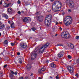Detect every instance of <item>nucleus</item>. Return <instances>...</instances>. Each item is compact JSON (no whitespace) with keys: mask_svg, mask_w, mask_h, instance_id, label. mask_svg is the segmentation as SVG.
Segmentation results:
<instances>
[{"mask_svg":"<svg viewBox=\"0 0 79 79\" xmlns=\"http://www.w3.org/2000/svg\"><path fill=\"white\" fill-rule=\"evenodd\" d=\"M68 58H69V59H71V56L70 55H69L68 56Z\"/></svg>","mask_w":79,"mask_h":79,"instance_id":"obj_30","label":"nucleus"},{"mask_svg":"<svg viewBox=\"0 0 79 79\" xmlns=\"http://www.w3.org/2000/svg\"><path fill=\"white\" fill-rule=\"evenodd\" d=\"M52 2H53L54 0H51Z\"/></svg>","mask_w":79,"mask_h":79,"instance_id":"obj_62","label":"nucleus"},{"mask_svg":"<svg viewBox=\"0 0 79 79\" xmlns=\"http://www.w3.org/2000/svg\"><path fill=\"white\" fill-rule=\"evenodd\" d=\"M20 46L22 48H26L27 47V44L26 43H22L20 44Z\"/></svg>","mask_w":79,"mask_h":79,"instance_id":"obj_9","label":"nucleus"},{"mask_svg":"<svg viewBox=\"0 0 79 79\" xmlns=\"http://www.w3.org/2000/svg\"><path fill=\"white\" fill-rule=\"evenodd\" d=\"M11 73L13 74H15V76H16L17 75V74H18V72L16 71L15 72H14L13 71L11 70Z\"/></svg>","mask_w":79,"mask_h":79,"instance_id":"obj_17","label":"nucleus"},{"mask_svg":"<svg viewBox=\"0 0 79 79\" xmlns=\"http://www.w3.org/2000/svg\"><path fill=\"white\" fill-rule=\"evenodd\" d=\"M14 74H13V73H10V76L11 78H12L14 77V75H13Z\"/></svg>","mask_w":79,"mask_h":79,"instance_id":"obj_23","label":"nucleus"},{"mask_svg":"<svg viewBox=\"0 0 79 79\" xmlns=\"http://www.w3.org/2000/svg\"><path fill=\"white\" fill-rule=\"evenodd\" d=\"M75 75L77 77H79V75H78V73H76Z\"/></svg>","mask_w":79,"mask_h":79,"instance_id":"obj_35","label":"nucleus"},{"mask_svg":"<svg viewBox=\"0 0 79 79\" xmlns=\"http://www.w3.org/2000/svg\"><path fill=\"white\" fill-rule=\"evenodd\" d=\"M61 36L62 38H66L67 39H70L71 38V36L69 34V33L66 34V32H64L61 34Z\"/></svg>","mask_w":79,"mask_h":79,"instance_id":"obj_4","label":"nucleus"},{"mask_svg":"<svg viewBox=\"0 0 79 79\" xmlns=\"http://www.w3.org/2000/svg\"><path fill=\"white\" fill-rule=\"evenodd\" d=\"M46 63H48V60H47V61H46Z\"/></svg>","mask_w":79,"mask_h":79,"instance_id":"obj_53","label":"nucleus"},{"mask_svg":"<svg viewBox=\"0 0 79 79\" xmlns=\"http://www.w3.org/2000/svg\"><path fill=\"white\" fill-rule=\"evenodd\" d=\"M51 66L52 68H55V67H56V65H55V64H53V63H52L51 64Z\"/></svg>","mask_w":79,"mask_h":79,"instance_id":"obj_16","label":"nucleus"},{"mask_svg":"<svg viewBox=\"0 0 79 79\" xmlns=\"http://www.w3.org/2000/svg\"><path fill=\"white\" fill-rule=\"evenodd\" d=\"M58 56L59 58H61V57H63V55L62 53H61V52H60L58 54Z\"/></svg>","mask_w":79,"mask_h":79,"instance_id":"obj_15","label":"nucleus"},{"mask_svg":"<svg viewBox=\"0 0 79 79\" xmlns=\"http://www.w3.org/2000/svg\"><path fill=\"white\" fill-rule=\"evenodd\" d=\"M52 8L53 10L55 12H57L58 11H60V10H58L59 7H58V6H55V5H52Z\"/></svg>","mask_w":79,"mask_h":79,"instance_id":"obj_6","label":"nucleus"},{"mask_svg":"<svg viewBox=\"0 0 79 79\" xmlns=\"http://www.w3.org/2000/svg\"><path fill=\"white\" fill-rule=\"evenodd\" d=\"M22 59H23V61L24 60V58L23 57H22Z\"/></svg>","mask_w":79,"mask_h":79,"instance_id":"obj_57","label":"nucleus"},{"mask_svg":"<svg viewBox=\"0 0 79 79\" xmlns=\"http://www.w3.org/2000/svg\"><path fill=\"white\" fill-rule=\"evenodd\" d=\"M19 62L20 63V64H21L23 63V61H22V60H21V58H19Z\"/></svg>","mask_w":79,"mask_h":79,"instance_id":"obj_24","label":"nucleus"},{"mask_svg":"<svg viewBox=\"0 0 79 79\" xmlns=\"http://www.w3.org/2000/svg\"><path fill=\"white\" fill-rule=\"evenodd\" d=\"M70 48H74V45L73 44L70 45Z\"/></svg>","mask_w":79,"mask_h":79,"instance_id":"obj_22","label":"nucleus"},{"mask_svg":"<svg viewBox=\"0 0 79 79\" xmlns=\"http://www.w3.org/2000/svg\"><path fill=\"white\" fill-rule=\"evenodd\" d=\"M41 78L40 77H39V79H41Z\"/></svg>","mask_w":79,"mask_h":79,"instance_id":"obj_60","label":"nucleus"},{"mask_svg":"<svg viewBox=\"0 0 79 79\" xmlns=\"http://www.w3.org/2000/svg\"><path fill=\"white\" fill-rule=\"evenodd\" d=\"M21 12L22 13H24V11L22 10Z\"/></svg>","mask_w":79,"mask_h":79,"instance_id":"obj_47","label":"nucleus"},{"mask_svg":"<svg viewBox=\"0 0 79 79\" xmlns=\"http://www.w3.org/2000/svg\"><path fill=\"white\" fill-rule=\"evenodd\" d=\"M3 16L5 17V18L7 19L8 18V15H7L6 14H4L3 15Z\"/></svg>","mask_w":79,"mask_h":79,"instance_id":"obj_19","label":"nucleus"},{"mask_svg":"<svg viewBox=\"0 0 79 79\" xmlns=\"http://www.w3.org/2000/svg\"><path fill=\"white\" fill-rule=\"evenodd\" d=\"M52 37H54L55 35H52Z\"/></svg>","mask_w":79,"mask_h":79,"instance_id":"obj_54","label":"nucleus"},{"mask_svg":"<svg viewBox=\"0 0 79 79\" xmlns=\"http://www.w3.org/2000/svg\"><path fill=\"white\" fill-rule=\"evenodd\" d=\"M51 18H52V15H48L45 17L44 24L47 26H49L50 25V23L52 21Z\"/></svg>","mask_w":79,"mask_h":79,"instance_id":"obj_2","label":"nucleus"},{"mask_svg":"<svg viewBox=\"0 0 79 79\" xmlns=\"http://www.w3.org/2000/svg\"><path fill=\"white\" fill-rule=\"evenodd\" d=\"M20 55V53L18 52L17 53V55Z\"/></svg>","mask_w":79,"mask_h":79,"instance_id":"obj_48","label":"nucleus"},{"mask_svg":"<svg viewBox=\"0 0 79 79\" xmlns=\"http://www.w3.org/2000/svg\"><path fill=\"white\" fill-rule=\"evenodd\" d=\"M31 29L33 31H35V30H36V29H35L34 27L31 28Z\"/></svg>","mask_w":79,"mask_h":79,"instance_id":"obj_27","label":"nucleus"},{"mask_svg":"<svg viewBox=\"0 0 79 79\" xmlns=\"http://www.w3.org/2000/svg\"><path fill=\"white\" fill-rule=\"evenodd\" d=\"M76 39H77V40H78V39H79V36H76Z\"/></svg>","mask_w":79,"mask_h":79,"instance_id":"obj_31","label":"nucleus"},{"mask_svg":"<svg viewBox=\"0 0 79 79\" xmlns=\"http://www.w3.org/2000/svg\"><path fill=\"white\" fill-rule=\"evenodd\" d=\"M4 27V25L3 24H2L0 25V29H2Z\"/></svg>","mask_w":79,"mask_h":79,"instance_id":"obj_20","label":"nucleus"},{"mask_svg":"<svg viewBox=\"0 0 79 79\" xmlns=\"http://www.w3.org/2000/svg\"><path fill=\"white\" fill-rule=\"evenodd\" d=\"M31 53H33L34 54V56H35V57H36L37 56V54H35L34 53V52H32Z\"/></svg>","mask_w":79,"mask_h":79,"instance_id":"obj_26","label":"nucleus"},{"mask_svg":"<svg viewBox=\"0 0 79 79\" xmlns=\"http://www.w3.org/2000/svg\"><path fill=\"white\" fill-rule=\"evenodd\" d=\"M19 79H24V78L23 77H19Z\"/></svg>","mask_w":79,"mask_h":79,"instance_id":"obj_45","label":"nucleus"},{"mask_svg":"<svg viewBox=\"0 0 79 79\" xmlns=\"http://www.w3.org/2000/svg\"><path fill=\"white\" fill-rule=\"evenodd\" d=\"M35 15H40V13H39V12H36V13H35Z\"/></svg>","mask_w":79,"mask_h":79,"instance_id":"obj_32","label":"nucleus"},{"mask_svg":"<svg viewBox=\"0 0 79 79\" xmlns=\"http://www.w3.org/2000/svg\"><path fill=\"white\" fill-rule=\"evenodd\" d=\"M43 18H44L42 16L36 17V19H37L38 21L39 22H42Z\"/></svg>","mask_w":79,"mask_h":79,"instance_id":"obj_7","label":"nucleus"},{"mask_svg":"<svg viewBox=\"0 0 79 79\" xmlns=\"http://www.w3.org/2000/svg\"><path fill=\"white\" fill-rule=\"evenodd\" d=\"M60 6H61V2H60Z\"/></svg>","mask_w":79,"mask_h":79,"instance_id":"obj_56","label":"nucleus"},{"mask_svg":"<svg viewBox=\"0 0 79 79\" xmlns=\"http://www.w3.org/2000/svg\"><path fill=\"white\" fill-rule=\"evenodd\" d=\"M3 67L4 68H6V67H7V64H6L5 65H4L3 66Z\"/></svg>","mask_w":79,"mask_h":79,"instance_id":"obj_39","label":"nucleus"},{"mask_svg":"<svg viewBox=\"0 0 79 79\" xmlns=\"http://www.w3.org/2000/svg\"><path fill=\"white\" fill-rule=\"evenodd\" d=\"M31 58L32 60H34L35 58V57L34 56V54L33 53H31Z\"/></svg>","mask_w":79,"mask_h":79,"instance_id":"obj_12","label":"nucleus"},{"mask_svg":"<svg viewBox=\"0 0 79 79\" xmlns=\"http://www.w3.org/2000/svg\"><path fill=\"white\" fill-rule=\"evenodd\" d=\"M71 9H69L68 10V12H69V13H70V12H71Z\"/></svg>","mask_w":79,"mask_h":79,"instance_id":"obj_43","label":"nucleus"},{"mask_svg":"<svg viewBox=\"0 0 79 79\" xmlns=\"http://www.w3.org/2000/svg\"><path fill=\"white\" fill-rule=\"evenodd\" d=\"M38 72L40 73H41V69H39V70H38Z\"/></svg>","mask_w":79,"mask_h":79,"instance_id":"obj_41","label":"nucleus"},{"mask_svg":"<svg viewBox=\"0 0 79 79\" xmlns=\"http://www.w3.org/2000/svg\"><path fill=\"white\" fill-rule=\"evenodd\" d=\"M60 3V1H56L54 2V4L52 5L55 6H58V5Z\"/></svg>","mask_w":79,"mask_h":79,"instance_id":"obj_10","label":"nucleus"},{"mask_svg":"<svg viewBox=\"0 0 79 79\" xmlns=\"http://www.w3.org/2000/svg\"><path fill=\"white\" fill-rule=\"evenodd\" d=\"M29 78V77L27 76L25 78V79H27Z\"/></svg>","mask_w":79,"mask_h":79,"instance_id":"obj_46","label":"nucleus"},{"mask_svg":"<svg viewBox=\"0 0 79 79\" xmlns=\"http://www.w3.org/2000/svg\"><path fill=\"white\" fill-rule=\"evenodd\" d=\"M69 17H70V19L69 18H68L66 19V18H65L64 20V21H67L66 23H65L66 26H69V25L71 24L73 22V20L71 19V17H70V16H69Z\"/></svg>","mask_w":79,"mask_h":79,"instance_id":"obj_3","label":"nucleus"},{"mask_svg":"<svg viewBox=\"0 0 79 79\" xmlns=\"http://www.w3.org/2000/svg\"><path fill=\"white\" fill-rule=\"evenodd\" d=\"M67 69L70 73H73V71H74L73 67L70 66L68 67Z\"/></svg>","mask_w":79,"mask_h":79,"instance_id":"obj_8","label":"nucleus"},{"mask_svg":"<svg viewBox=\"0 0 79 79\" xmlns=\"http://www.w3.org/2000/svg\"><path fill=\"white\" fill-rule=\"evenodd\" d=\"M50 45V43H48L44 44V45L42 46L40 49H39L38 47H37L34 50V52L35 53H36V52H37L38 51H41V52L39 51L40 53H42L44 51V50L45 48H47L48 46H49V45Z\"/></svg>","mask_w":79,"mask_h":79,"instance_id":"obj_1","label":"nucleus"},{"mask_svg":"<svg viewBox=\"0 0 79 79\" xmlns=\"http://www.w3.org/2000/svg\"><path fill=\"white\" fill-rule=\"evenodd\" d=\"M68 1L69 2L68 5L70 8H73L74 7V3L73 1H69L68 0Z\"/></svg>","mask_w":79,"mask_h":79,"instance_id":"obj_5","label":"nucleus"},{"mask_svg":"<svg viewBox=\"0 0 79 79\" xmlns=\"http://www.w3.org/2000/svg\"><path fill=\"white\" fill-rule=\"evenodd\" d=\"M57 35H58V34H56L55 35V36H56H56H57Z\"/></svg>","mask_w":79,"mask_h":79,"instance_id":"obj_55","label":"nucleus"},{"mask_svg":"<svg viewBox=\"0 0 79 79\" xmlns=\"http://www.w3.org/2000/svg\"><path fill=\"white\" fill-rule=\"evenodd\" d=\"M2 2H3V0H2L0 2V5H2Z\"/></svg>","mask_w":79,"mask_h":79,"instance_id":"obj_44","label":"nucleus"},{"mask_svg":"<svg viewBox=\"0 0 79 79\" xmlns=\"http://www.w3.org/2000/svg\"><path fill=\"white\" fill-rule=\"evenodd\" d=\"M18 4H20V3H21V2H20V1L19 0L18 1Z\"/></svg>","mask_w":79,"mask_h":79,"instance_id":"obj_37","label":"nucleus"},{"mask_svg":"<svg viewBox=\"0 0 79 79\" xmlns=\"http://www.w3.org/2000/svg\"><path fill=\"white\" fill-rule=\"evenodd\" d=\"M55 28H53V31H55Z\"/></svg>","mask_w":79,"mask_h":79,"instance_id":"obj_58","label":"nucleus"},{"mask_svg":"<svg viewBox=\"0 0 79 79\" xmlns=\"http://www.w3.org/2000/svg\"><path fill=\"white\" fill-rule=\"evenodd\" d=\"M56 25H57V24H58V22H56Z\"/></svg>","mask_w":79,"mask_h":79,"instance_id":"obj_51","label":"nucleus"},{"mask_svg":"<svg viewBox=\"0 0 79 79\" xmlns=\"http://www.w3.org/2000/svg\"><path fill=\"white\" fill-rule=\"evenodd\" d=\"M11 45H12V46H13V45H15V43H11Z\"/></svg>","mask_w":79,"mask_h":79,"instance_id":"obj_36","label":"nucleus"},{"mask_svg":"<svg viewBox=\"0 0 79 79\" xmlns=\"http://www.w3.org/2000/svg\"><path fill=\"white\" fill-rule=\"evenodd\" d=\"M56 46H57L58 47V46H63V45H62V44H59L56 45Z\"/></svg>","mask_w":79,"mask_h":79,"instance_id":"obj_29","label":"nucleus"},{"mask_svg":"<svg viewBox=\"0 0 79 79\" xmlns=\"http://www.w3.org/2000/svg\"><path fill=\"white\" fill-rule=\"evenodd\" d=\"M2 35V34H1V33L0 32V36Z\"/></svg>","mask_w":79,"mask_h":79,"instance_id":"obj_59","label":"nucleus"},{"mask_svg":"<svg viewBox=\"0 0 79 79\" xmlns=\"http://www.w3.org/2000/svg\"><path fill=\"white\" fill-rule=\"evenodd\" d=\"M77 63H78V64H79V59L77 60Z\"/></svg>","mask_w":79,"mask_h":79,"instance_id":"obj_42","label":"nucleus"},{"mask_svg":"<svg viewBox=\"0 0 79 79\" xmlns=\"http://www.w3.org/2000/svg\"><path fill=\"white\" fill-rule=\"evenodd\" d=\"M8 23L9 24H10V23H11V22H10V21H8Z\"/></svg>","mask_w":79,"mask_h":79,"instance_id":"obj_50","label":"nucleus"},{"mask_svg":"<svg viewBox=\"0 0 79 79\" xmlns=\"http://www.w3.org/2000/svg\"><path fill=\"white\" fill-rule=\"evenodd\" d=\"M11 28H14V27H15V26L14 25V23H13L11 24Z\"/></svg>","mask_w":79,"mask_h":79,"instance_id":"obj_21","label":"nucleus"},{"mask_svg":"<svg viewBox=\"0 0 79 79\" xmlns=\"http://www.w3.org/2000/svg\"><path fill=\"white\" fill-rule=\"evenodd\" d=\"M73 64H76L75 63H74Z\"/></svg>","mask_w":79,"mask_h":79,"instance_id":"obj_64","label":"nucleus"},{"mask_svg":"<svg viewBox=\"0 0 79 79\" xmlns=\"http://www.w3.org/2000/svg\"><path fill=\"white\" fill-rule=\"evenodd\" d=\"M56 79H58V78H59V76H58V75H57L56 77Z\"/></svg>","mask_w":79,"mask_h":79,"instance_id":"obj_40","label":"nucleus"},{"mask_svg":"<svg viewBox=\"0 0 79 79\" xmlns=\"http://www.w3.org/2000/svg\"><path fill=\"white\" fill-rule=\"evenodd\" d=\"M7 11L9 13H12V8H9L8 9Z\"/></svg>","mask_w":79,"mask_h":79,"instance_id":"obj_14","label":"nucleus"},{"mask_svg":"<svg viewBox=\"0 0 79 79\" xmlns=\"http://www.w3.org/2000/svg\"><path fill=\"white\" fill-rule=\"evenodd\" d=\"M3 76V75L2 74V73H0V77H2Z\"/></svg>","mask_w":79,"mask_h":79,"instance_id":"obj_38","label":"nucleus"},{"mask_svg":"<svg viewBox=\"0 0 79 79\" xmlns=\"http://www.w3.org/2000/svg\"><path fill=\"white\" fill-rule=\"evenodd\" d=\"M4 44H6V45H8V40H5L4 43H3Z\"/></svg>","mask_w":79,"mask_h":79,"instance_id":"obj_18","label":"nucleus"},{"mask_svg":"<svg viewBox=\"0 0 79 79\" xmlns=\"http://www.w3.org/2000/svg\"><path fill=\"white\" fill-rule=\"evenodd\" d=\"M17 13H18V14H19L20 15H21V11H18Z\"/></svg>","mask_w":79,"mask_h":79,"instance_id":"obj_33","label":"nucleus"},{"mask_svg":"<svg viewBox=\"0 0 79 79\" xmlns=\"http://www.w3.org/2000/svg\"><path fill=\"white\" fill-rule=\"evenodd\" d=\"M10 5H11V3H9L8 4H7V5L6 6V7H8Z\"/></svg>","mask_w":79,"mask_h":79,"instance_id":"obj_28","label":"nucleus"},{"mask_svg":"<svg viewBox=\"0 0 79 79\" xmlns=\"http://www.w3.org/2000/svg\"><path fill=\"white\" fill-rule=\"evenodd\" d=\"M59 29H60L61 31H62V28L61 27H59Z\"/></svg>","mask_w":79,"mask_h":79,"instance_id":"obj_49","label":"nucleus"},{"mask_svg":"<svg viewBox=\"0 0 79 79\" xmlns=\"http://www.w3.org/2000/svg\"><path fill=\"white\" fill-rule=\"evenodd\" d=\"M23 21L24 23H29V19H28L27 18H25L24 19H23Z\"/></svg>","mask_w":79,"mask_h":79,"instance_id":"obj_13","label":"nucleus"},{"mask_svg":"<svg viewBox=\"0 0 79 79\" xmlns=\"http://www.w3.org/2000/svg\"><path fill=\"white\" fill-rule=\"evenodd\" d=\"M71 61H72V60H70L69 61V62H71Z\"/></svg>","mask_w":79,"mask_h":79,"instance_id":"obj_63","label":"nucleus"},{"mask_svg":"<svg viewBox=\"0 0 79 79\" xmlns=\"http://www.w3.org/2000/svg\"><path fill=\"white\" fill-rule=\"evenodd\" d=\"M27 69V71H29L31 70V64H28L26 66Z\"/></svg>","mask_w":79,"mask_h":79,"instance_id":"obj_11","label":"nucleus"},{"mask_svg":"<svg viewBox=\"0 0 79 79\" xmlns=\"http://www.w3.org/2000/svg\"><path fill=\"white\" fill-rule=\"evenodd\" d=\"M41 70L42 71H45V69H44V67H42L41 68Z\"/></svg>","mask_w":79,"mask_h":79,"instance_id":"obj_25","label":"nucleus"},{"mask_svg":"<svg viewBox=\"0 0 79 79\" xmlns=\"http://www.w3.org/2000/svg\"><path fill=\"white\" fill-rule=\"evenodd\" d=\"M50 78H51V79H53V77L51 76L50 77Z\"/></svg>","mask_w":79,"mask_h":79,"instance_id":"obj_52","label":"nucleus"},{"mask_svg":"<svg viewBox=\"0 0 79 79\" xmlns=\"http://www.w3.org/2000/svg\"><path fill=\"white\" fill-rule=\"evenodd\" d=\"M10 27H6V29H7L8 30V29H10Z\"/></svg>","mask_w":79,"mask_h":79,"instance_id":"obj_34","label":"nucleus"},{"mask_svg":"<svg viewBox=\"0 0 79 79\" xmlns=\"http://www.w3.org/2000/svg\"><path fill=\"white\" fill-rule=\"evenodd\" d=\"M60 24H62V23H63L62 22H60Z\"/></svg>","mask_w":79,"mask_h":79,"instance_id":"obj_61","label":"nucleus"}]
</instances>
